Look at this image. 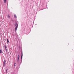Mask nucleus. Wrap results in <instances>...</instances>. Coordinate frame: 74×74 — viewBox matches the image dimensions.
Listing matches in <instances>:
<instances>
[{
  "mask_svg": "<svg viewBox=\"0 0 74 74\" xmlns=\"http://www.w3.org/2000/svg\"><path fill=\"white\" fill-rule=\"evenodd\" d=\"M2 53V50L1 49L0 50V53Z\"/></svg>",
  "mask_w": 74,
  "mask_h": 74,
  "instance_id": "nucleus-9",
  "label": "nucleus"
},
{
  "mask_svg": "<svg viewBox=\"0 0 74 74\" xmlns=\"http://www.w3.org/2000/svg\"><path fill=\"white\" fill-rule=\"evenodd\" d=\"M15 64H16V63H15L14 64V66H16L15 65Z\"/></svg>",
  "mask_w": 74,
  "mask_h": 74,
  "instance_id": "nucleus-12",
  "label": "nucleus"
},
{
  "mask_svg": "<svg viewBox=\"0 0 74 74\" xmlns=\"http://www.w3.org/2000/svg\"><path fill=\"white\" fill-rule=\"evenodd\" d=\"M18 25L16 26V27H15V32H16V31L17 30V29H18Z\"/></svg>",
  "mask_w": 74,
  "mask_h": 74,
  "instance_id": "nucleus-6",
  "label": "nucleus"
},
{
  "mask_svg": "<svg viewBox=\"0 0 74 74\" xmlns=\"http://www.w3.org/2000/svg\"><path fill=\"white\" fill-rule=\"evenodd\" d=\"M7 18L8 19H9L10 18V15L9 14H8L7 15Z\"/></svg>",
  "mask_w": 74,
  "mask_h": 74,
  "instance_id": "nucleus-7",
  "label": "nucleus"
},
{
  "mask_svg": "<svg viewBox=\"0 0 74 74\" xmlns=\"http://www.w3.org/2000/svg\"><path fill=\"white\" fill-rule=\"evenodd\" d=\"M6 73H7V70H8V69H6Z\"/></svg>",
  "mask_w": 74,
  "mask_h": 74,
  "instance_id": "nucleus-13",
  "label": "nucleus"
},
{
  "mask_svg": "<svg viewBox=\"0 0 74 74\" xmlns=\"http://www.w3.org/2000/svg\"><path fill=\"white\" fill-rule=\"evenodd\" d=\"M23 56V53H22V51L21 52V60H22V57Z\"/></svg>",
  "mask_w": 74,
  "mask_h": 74,
  "instance_id": "nucleus-5",
  "label": "nucleus"
},
{
  "mask_svg": "<svg viewBox=\"0 0 74 74\" xmlns=\"http://www.w3.org/2000/svg\"><path fill=\"white\" fill-rule=\"evenodd\" d=\"M14 67H15V65H14Z\"/></svg>",
  "mask_w": 74,
  "mask_h": 74,
  "instance_id": "nucleus-14",
  "label": "nucleus"
},
{
  "mask_svg": "<svg viewBox=\"0 0 74 74\" xmlns=\"http://www.w3.org/2000/svg\"><path fill=\"white\" fill-rule=\"evenodd\" d=\"M7 2V0H4V3H5Z\"/></svg>",
  "mask_w": 74,
  "mask_h": 74,
  "instance_id": "nucleus-10",
  "label": "nucleus"
},
{
  "mask_svg": "<svg viewBox=\"0 0 74 74\" xmlns=\"http://www.w3.org/2000/svg\"><path fill=\"white\" fill-rule=\"evenodd\" d=\"M6 60H4L3 62V67H5V64H6Z\"/></svg>",
  "mask_w": 74,
  "mask_h": 74,
  "instance_id": "nucleus-2",
  "label": "nucleus"
},
{
  "mask_svg": "<svg viewBox=\"0 0 74 74\" xmlns=\"http://www.w3.org/2000/svg\"><path fill=\"white\" fill-rule=\"evenodd\" d=\"M7 42L8 43V42H9V40H8V39H7Z\"/></svg>",
  "mask_w": 74,
  "mask_h": 74,
  "instance_id": "nucleus-11",
  "label": "nucleus"
},
{
  "mask_svg": "<svg viewBox=\"0 0 74 74\" xmlns=\"http://www.w3.org/2000/svg\"><path fill=\"white\" fill-rule=\"evenodd\" d=\"M14 17L15 18H17L16 15V14H14Z\"/></svg>",
  "mask_w": 74,
  "mask_h": 74,
  "instance_id": "nucleus-8",
  "label": "nucleus"
},
{
  "mask_svg": "<svg viewBox=\"0 0 74 74\" xmlns=\"http://www.w3.org/2000/svg\"><path fill=\"white\" fill-rule=\"evenodd\" d=\"M5 48L6 50V52H7V46L5 45H4Z\"/></svg>",
  "mask_w": 74,
  "mask_h": 74,
  "instance_id": "nucleus-4",
  "label": "nucleus"
},
{
  "mask_svg": "<svg viewBox=\"0 0 74 74\" xmlns=\"http://www.w3.org/2000/svg\"><path fill=\"white\" fill-rule=\"evenodd\" d=\"M14 25L15 26H18V24L17 23V22L15 21V22Z\"/></svg>",
  "mask_w": 74,
  "mask_h": 74,
  "instance_id": "nucleus-3",
  "label": "nucleus"
},
{
  "mask_svg": "<svg viewBox=\"0 0 74 74\" xmlns=\"http://www.w3.org/2000/svg\"><path fill=\"white\" fill-rule=\"evenodd\" d=\"M20 58V56L19 55H18V57H17V62H19V58Z\"/></svg>",
  "mask_w": 74,
  "mask_h": 74,
  "instance_id": "nucleus-1",
  "label": "nucleus"
}]
</instances>
